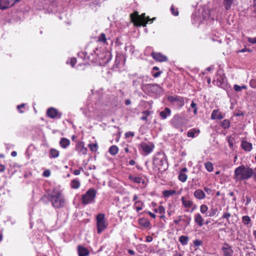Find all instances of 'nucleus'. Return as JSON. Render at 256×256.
Returning <instances> with one entry per match:
<instances>
[{"instance_id":"obj_1","label":"nucleus","mask_w":256,"mask_h":256,"mask_svg":"<svg viewBox=\"0 0 256 256\" xmlns=\"http://www.w3.org/2000/svg\"><path fill=\"white\" fill-rule=\"evenodd\" d=\"M253 173V170L251 168L242 165L235 169L234 178L236 182L247 180L252 176Z\"/></svg>"},{"instance_id":"obj_2","label":"nucleus","mask_w":256,"mask_h":256,"mask_svg":"<svg viewBox=\"0 0 256 256\" xmlns=\"http://www.w3.org/2000/svg\"><path fill=\"white\" fill-rule=\"evenodd\" d=\"M50 200L52 206L56 208L64 206L65 200L62 191L58 188H54L50 194Z\"/></svg>"},{"instance_id":"obj_3","label":"nucleus","mask_w":256,"mask_h":256,"mask_svg":"<svg viewBox=\"0 0 256 256\" xmlns=\"http://www.w3.org/2000/svg\"><path fill=\"white\" fill-rule=\"evenodd\" d=\"M131 20L136 26H145L148 22H152L155 18L150 19L148 16L146 17L145 14L139 15L136 12L130 14Z\"/></svg>"},{"instance_id":"obj_4","label":"nucleus","mask_w":256,"mask_h":256,"mask_svg":"<svg viewBox=\"0 0 256 256\" xmlns=\"http://www.w3.org/2000/svg\"><path fill=\"white\" fill-rule=\"evenodd\" d=\"M153 164L160 171H164L168 167L166 157L163 153H158L156 154L154 158Z\"/></svg>"},{"instance_id":"obj_5","label":"nucleus","mask_w":256,"mask_h":256,"mask_svg":"<svg viewBox=\"0 0 256 256\" xmlns=\"http://www.w3.org/2000/svg\"><path fill=\"white\" fill-rule=\"evenodd\" d=\"M96 191L94 188L89 189L82 195V202L84 204H88L94 202Z\"/></svg>"},{"instance_id":"obj_6","label":"nucleus","mask_w":256,"mask_h":256,"mask_svg":"<svg viewBox=\"0 0 256 256\" xmlns=\"http://www.w3.org/2000/svg\"><path fill=\"white\" fill-rule=\"evenodd\" d=\"M96 226L98 232L101 233L107 227V224L105 220L104 215L102 214H98L96 216Z\"/></svg>"},{"instance_id":"obj_7","label":"nucleus","mask_w":256,"mask_h":256,"mask_svg":"<svg viewBox=\"0 0 256 256\" xmlns=\"http://www.w3.org/2000/svg\"><path fill=\"white\" fill-rule=\"evenodd\" d=\"M190 217L186 214L179 216L174 220V222L176 225H180V222H182L184 228L190 224Z\"/></svg>"},{"instance_id":"obj_8","label":"nucleus","mask_w":256,"mask_h":256,"mask_svg":"<svg viewBox=\"0 0 256 256\" xmlns=\"http://www.w3.org/2000/svg\"><path fill=\"white\" fill-rule=\"evenodd\" d=\"M181 201L182 206L188 209V211L190 209V212H192L196 208V206L194 203L193 201L188 198L182 196L181 198Z\"/></svg>"},{"instance_id":"obj_9","label":"nucleus","mask_w":256,"mask_h":256,"mask_svg":"<svg viewBox=\"0 0 256 256\" xmlns=\"http://www.w3.org/2000/svg\"><path fill=\"white\" fill-rule=\"evenodd\" d=\"M154 146L152 142H142L140 145V150L146 154L150 153L154 148Z\"/></svg>"},{"instance_id":"obj_10","label":"nucleus","mask_w":256,"mask_h":256,"mask_svg":"<svg viewBox=\"0 0 256 256\" xmlns=\"http://www.w3.org/2000/svg\"><path fill=\"white\" fill-rule=\"evenodd\" d=\"M20 0H0V9L5 10L12 6Z\"/></svg>"},{"instance_id":"obj_11","label":"nucleus","mask_w":256,"mask_h":256,"mask_svg":"<svg viewBox=\"0 0 256 256\" xmlns=\"http://www.w3.org/2000/svg\"><path fill=\"white\" fill-rule=\"evenodd\" d=\"M138 195L134 194L133 198V201L134 202V208L137 211L139 212L142 210L144 207V202L140 200H138Z\"/></svg>"},{"instance_id":"obj_12","label":"nucleus","mask_w":256,"mask_h":256,"mask_svg":"<svg viewBox=\"0 0 256 256\" xmlns=\"http://www.w3.org/2000/svg\"><path fill=\"white\" fill-rule=\"evenodd\" d=\"M46 114L48 117L52 118H60L61 116V114L54 108H48L47 110Z\"/></svg>"},{"instance_id":"obj_13","label":"nucleus","mask_w":256,"mask_h":256,"mask_svg":"<svg viewBox=\"0 0 256 256\" xmlns=\"http://www.w3.org/2000/svg\"><path fill=\"white\" fill-rule=\"evenodd\" d=\"M76 150L80 154L86 155L87 153V148L84 147V144L83 142H78L76 143Z\"/></svg>"},{"instance_id":"obj_14","label":"nucleus","mask_w":256,"mask_h":256,"mask_svg":"<svg viewBox=\"0 0 256 256\" xmlns=\"http://www.w3.org/2000/svg\"><path fill=\"white\" fill-rule=\"evenodd\" d=\"M152 56L154 59L158 62H163L168 60L167 57L160 52H154L152 54Z\"/></svg>"},{"instance_id":"obj_15","label":"nucleus","mask_w":256,"mask_h":256,"mask_svg":"<svg viewBox=\"0 0 256 256\" xmlns=\"http://www.w3.org/2000/svg\"><path fill=\"white\" fill-rule=\"evenodd\" d=\"M222 251L224 253V256H232L233 254L232 250L228 244H224L223 246Z\"/></svg>"},{"instance_id":"obj_16","label":"nucleus","mask_w":256,"mask_h":256,"mask_svg":"<svg viewBox=\"0 0 256 256\" xmlns=\"http://www.w3.org/2000/svg\"><path fill=\"white\" fill-rule=\"evenodd\" d=\"M188 172V170L186 168H183L180 172L178 176V180L182 182H185L188 176L186 174V172Z\"/></svg>"},{"instance_id":"obj_17","label":"nucleus","mask_w":256,"mask_h":256,"mask_svg":"<svg viewBox=\"0 0 256 256\" xmlns=\"http://www.w3.org/2000/svg\"><path fill=\"white\" fill-rule=\"evenodd\" d=\"M194 222L200 226H202L204 224V219L199 213L196 214L194 216Z\"/></svg>"},{"instance_id":"obj_18","label":"nucleus","mask_w":256,"mask_h":256,"mask_svg":"<svg viewBox=\"0 0 256 256\" xmlns=\"http://www.w3.org/2000/svg\"><path fill=\"white\" fill-rule=\"evenodd\" d=\"M169 100L170 101L174 102L175 103V104L176 106H178L179 108L182 107V106H184V102L182 98H176L172 97L170 98Z\"/></svg>"},{"instance_id":"obj_19","label":"nucleus","mask_w":256,"mask_h":256,"mask_svg":"<svg viewBox=\"0 0 256 256\" xmlns=\"http://www.w3.org/2000/svg\"><path fill=\"white\" fill-rule=\"evenodd\" d=\"M224 117L222 114L218 110H214L211 114V118L212 120H221Z\"/></svg>"},{"instance_id":"obj_20","label":"nucleus","mask_w":256,"mask_h":256,"mask_svg":"<svg viewBox=\"0 0 256 256\" xmlns=\"http://www.w3.org/2000/svg\"><path fill=\"white\" fill-rule=\"evenodd\" d=\"M241 146L242 149L246 151L250 152L252 149V144L244 140L242 141Z\"/></svg>"},{"instance_id":"obj_21","label":"nucleus","mask_w":256,"mask_h":256,"mask_svg":"<svg viewBox=\"0 0 256 256\" xmlns=\"http://www.w3.org/2000/svg\"><path fill=\"white\" fill-rule=\"evenodd\" d=\"M194 196L198 200L204 199L206 197L204 192L201 190H196L194 194Z\"/></svg>"},{"instance_id":"obj_22","label":"nucleus","mask_w":256,"mask_h":256,"mask_svg":"<svg viewBox=\"0 0 256 256\" xmlns=\"http://www.w3.org/2000/svg\"><path fill=\"white\" fill-rule=\"evenodd\" d=\"M128 178L130 180L136 183L142 184H144V180L140 177L130 175Z\"/></svg>"},{"instance_id":"obj_23","label":"nucleus","mask_w":256,"mask_h":256,"mask_svg":"<svg viewBox=\"0 0 256 256\" xmlns=\"http://www.w3.org/2000/svg\"><path fill=\"white\" fill-rule=\"evenodd\" d=\"M79 256H87L89 254L88 250L85 248L81 246L78 247Z\"/></svg>"},{"instance_id":"obj_24","label":"nucleus","mask_w":256,"mask_h":256,"mask_svg":"<svg viewBox=\"0 0 256 256\" xmlns=\"http://www.w3.org/2000/svg\"><path fill=\"white\" fill-rule=\"evenodd\" d=\"M200 130L198 129H192L188 131L187 134V136L189 138H194L198 135L200 134Z\"/></svg>"},{"instance_id":"obj_25","label":"nucleus","mask_w":256,"mask_h":256,"mask_svg":"<svg viewBox=\"0 0 256 256\" xmlns=\"http://www.w3.org/2000/svg\"><path fill=\"white\" fill-rule=\"evenodd\" d=\"M180 194V192L177 194L176 192L174 190H166L162 192V194L166 198H168L174 194Z\"/></svg>"},{"instance_id":"obj_26","label":"nucleus","mask_w":256,"mask_h":256,"mask_svg":"<svg viewBox=\"0 0 256 256\" xmlns=\"http://www.w3.org/2000/svg\"><path fill=\"white\" fill-rule=\"evenodd\" d=\"M176 212V206L170 203L168 204V208L167 210L168 214L169 216L173 215Z\"/></svg>"},{"instance_id":"obj_27","label":"nucleus","mask_w":256,"mask_h":256,"mask_svg":"<svg viewBox=\"0 0 256 256\" xmlns=\"http://www.w3.org/2000/svg\"><path fill=\"white\" fill-rule=\"evenodd\" d=\"M217 80L220 82V84H218L221 87L224 86L226 84V78L224 76H218Z\"/></svg>"},{"instance_id":"obj_28","label":"nucleus","mask_w":256,"mask_h":256,"mask_svg":"<svg viewBox=\"0 0 256 256\" xmlns=\"http://www.w3.org/2000/svg\"><path fill=\"white\" fill-rule=\"evenodd\" d=\"M60 144V146L64 148H66L70 144V140L66 138H61Z\"/></svg>"},{"instance_id":"obj_29","label":"nucleus","mask_w":256,"mask_h":256,"mask_svg":"<svg viewBox=\"0 0 256 256\" xmlns=\"http://www.w3.org/2000/svg\"><path fill=\"white\" fill-rule=\"evenodd\" d=\"M171 111L170 108H166L164 111L160 112V116L163 118H166L168 116H170Z\"/></svg>"},{"instance_id":"obj_30","label":"nucleus","mask_w":256,"mask_h":256,"mask_svg":"<svg viewBox=\"0 0 256 256\" xmlns=\"http://www.w3.org/2000/svg\"><path fill=\"white\" fill-rule=\"evenodd\" d=\"M58 150L55 148H51L50 151V158H56L59 156Z\"/></svg>"},{"instance_id":"obj_31","label":"nucleus","mask_w":256,"mask_h":256,"mask_svg":"<svg viewBox=\"0 0 256 256\" xmlns=\"http://www.w3.org/2000/svg\"><path fill=\"white\" fill-rule=\"evenodd\" d=\"M118 147L114 145L110 148L108 152L112 155L114 156L118 153Z\"/></svg>"},{"instance_id":"obj_32","label":"nucleus","mask_w":256,"mask_h":256,"mask_svg":"<svg viewBox=\"0 0 256 256\" xmlns=\"http://www.w3.org/2000/svg\"><path fill=\"white\" fill-rule=\"evenodd\" d=\"M189 238L187 236H181L179 238V241L182 245H186L188 244Z\"/></svg>"},{"instance_id":"obj_33","label":"nucleus","mask_w":256,"mask_h":256,"mask_svg":"<svg viewBox=\"0 0 256 256\" xmlns=\"http://www.w3.org/2000/svg\"><path fill=\"white\" fill-rule=\"evenodd\" d=\"M80 186V182L77 179H74L72 180L71 187L73 188H78Z\"/></svg>"},{"instance_id":"obj_34","label":"nucleus","mask_w":256,"mask_h":256,"mask_svg":"<svg viewBox=\"0 0 256 256\" xmlns=\"http://www.w3.org/2000/svg\"><path fill=\"white\" fill-rule=\"evenodd\" d=\"M205 168L209 172H212L214 170L213 164L211 162H208L204 164Z\"/></svg>"},{"instance_id":"obj_35","label":"nucleus","mask_w":256,"mask_h":256,"mask_svg":"<svg viewBox=\"0 0 256 256\" xmlns=\"http://www.w3.org/2000/svg\"><path fill=\"white\" fill-rule=\"evenodd\" d=\"M233 2V0H224V4L226 10H229Z\"/></svg>"},{"instance_id":"obj_36","label":"nucleus","mask_w":256,"mask_h":256,"mask_svg":"<svg viewBox=\"0 0 256 256\" xmlns=\"http://www.w3.org/2000/svg\"><path fill=\"white\" fill-rule=\"evenodd\" d=\"M88 146L90 148L91 151L96 152L98 150V144L96 142L94 144H88Z\"/></svg>"},{"instance_id":"obj_37","label":"nucleus","mask_w":256,"mask_h":256,"mask_svg":"<svg viewBox=\"0 0 256 256\" xmlns=\"http://www.w3.org/2000/svg\"><path fill=\"white\" fill-rule=\"evenodd\" d=\"M208 207L205 204H202L200 206V212L202 214L206 215Z\"/></svg>"},{"instance_id":"obj_38","label":"nucleus","mask_w":256,"mask_h":256,"mask_svg":"<svg viewBox=\"0 0 256 256\" xmlns=\"http://www.w3.org/2000/svg\"><path fill=\"white\" fill-rule=\"evenodd\" d=\"M230 126V122L228 120H224L222 122V126L224 128H228Z\"/></svg>"},{"instance_id":"obj_39","label":"nucleus","mask_w":256,"mask_h":256,"mask_svg":"<svg viewBox=\"0 0 256 256\" xmlns=\"http://www.w3.org/2000/svg\"><path fill=\"white\" fill-rule=\"evenodd\" d=\"M139 223L140 224L145 227H146L149 225V222L148 220L144 218L140 219L139 220Z\"/></svg>"},{"instance_id":"obj_40","label":"nucleus","mask_w":256,"mask_h":256,"mask_svg":"<svg viewBox=\"0 0 256 256\" xmlns=\"http://www.w3.org/2000/svg\"><path fill=\"white\" fill-rule=\"evenodd\" d=\"M242 221L244 224H248L250 221V218L248 216H242Z\"/></svg>"},{"instance_id":"obj_41","label":"nucleus","mask_w":256,"mask_h":256,"mask_svg":"<svg viewBox=\"0 0 256 256\" xmlns=\"http://www.w3.org/2000/svg\"><path fill=\"white\" fill-rule=\"evenodd\" d=\"M218 210L216 208H211L208 216L212 217L216 214Z\"/></svg>"},{"instance_id":"obj_42","label":"nucleus","mask_w":256,"mask_h":256,"mask_svg":"<svg viewBox=\"0 0 256 256\" xmlns=\"http://www.w3.org/2000/svg\"><path fill=\"white\" fill-rule=\"evenodd\" d=\"M98 40L104 42H106V35L104 34H102L98 37Z\"/></svg>"},{"instance_id":"obj_43","label":"nucleus","mask_w":256,"mask_h":256,"mask_svg":"<svg viewBox=\"0 0 256 256\" xmlns=\"http://www.w3.org/2000/svg\"><path fill=\"white\" fill-rule=\"evenodd\" d=\"M69 62H70V64H71V66H74L75 64H76V58H71L70 60H68L67 61V63L68 64Z\"/></svg>"},{"instance_id":"obj_44","label":"nucleus","mask_w":256,"mask_h":256,"mask_svg":"<svg viewBox=\"0 0 256 256\" xmlns=\"http://www.w3.org/2000/svg\"><path fill=\"white\" fill-rule=\"evenodd\" d=\"M158 213H160V214H165V208L162 206H158Z\"/></svg>"},{"instance_id":"obj_45","label":"nucleus","mask_w":256,"mask_h":256,"mask_svg":"<svg viewBox=\"0 0 256 256\" xmlns=\"http://www.w3.org/2000/svg\"><path fill=\"white\" fill-rule=\"evenodd\" d=\"M190 106L194 108V114H197V108H196V104H195L194 102H192Z\"/></svg>"},{"instance_id":"obj_46","label":"nucleus","mask_w":256,"mask_h":256,"mask_svg":"<svg viewBox=\"0 0 256 256\" xmlns=\"http://www.w3.org/2000/svg\"><path fill=\"white\" fill-rule=\"evenodd\" d=\"M170 10H171V11H172V14L175 16H178V10H174V8L173 6H171V8H170Z\"/></svg>"},{"instance_id":"obj_47","label":"nucleus","mask_w":256,"mask_h":256,"mask_svg":"<svg viewBox=\"0 0 256 256\" xmlns=\"http://www.w3.org/2000/svg\"><path fill=\"white\" fill-rule=\"evenodd\" d=\"M246 39L248 42L252 44H256V37L254 38L248 37Z\"/></svg>"},{"instance_id":"obj_48","label":"nucleus","mask_w":256,"mask_h":256,"mask_svg":"<svg viewBox=\"0 0 256 256\" xmlns=\"http://www.w3.org/2000/svg\"><path fill=\"white\" fill-rule=\"evenodd\" d=\"M134 132H128L125 134V136L126 138H128L130 137H133L134 136Z\"/></svg>"},{"instance_id":"obj_49","label":"nucleus","mask_w":256,"mask_h":256,"mask_svg":"<svg viewBox=\"0 0 256 256\" xmlns=\"http://www.w3.org/2000/svg\"><path fill=\"white\" fill-rule=\"evenodd\" d=\"M194 246H198L202 244V242L200 240H196L194 241Z\"/></svg>"},{"instance_id":"obj_50","label":"nucleus","mask_w":256,"mask_h":256,"mask_svg":"<svg viewBox=\"0 0 256 256\" xmlns=\"http://www.w3.org/2000/svg\"><path fill=\"white\" fill-rule=\"evenodd\" d=\"M50 170H46L44 173H43V176L45 177H48L50 176Z\"/></svg>"},{"instance_id":"obj_51","label":"nucleus","mask_w":256,"mask_h":256,"mask_svg":"<svg viewBox=\"0 0 256 256\" xmlns=\"http://www.w3.org/2000/svg\"><path fill=\"white\" fill-rule=\"evenodd\" d=\"M234 88L236 92H240L242 90L241 86H240L238 84H234Z\"/></svg>"},{"instance_id":"obj_52","label":"nucleus","mask_w":256,"mask_h":256,"mask_svg":"<svg viewBox=\"0 0 256 256\" xmlns=\"http://www.w3.org/2000/svg\"><path fill=\"white\" fill-rule=\"evenodd\" d=\"M250 85L253 88H256V80H252L250 82Z\"/></svg>"},{"instance_id":"obj_53","label":"nucleus","mask_w":256,"mask_h":256,"mask_svg":"<svg viewBox=\"0 0 256 256\" xmlns=\"http://www.w3.org/2000/svg\"><path fill=\"white\" fill-rule=\"evenodd\" d=\"M230 213H228V212H226L224 213L223 216H222V218H226V220H228L229 218H230Z\"/></svg>"},{"instance_id":"obj_54","label":"nucleus","mask_w":256,"mask_h":256,"mask_svg":"<svg viewBox=\"0 0 256 256\" xmlns=\"http://www.w3.org/2000/svg\"><path fill=\"white\" fill-rule=\"evenodd\" d=\"M204 191L208 194H210L212 192V190L208 188L204 187Z\"/></svg>"},{"instance_id":"obj_55","label":"nucleus","mask_w":256,"mask_h":256,"mask_svg":"<svg viewBox=\"0 0 256 256\" xmlns=\"http://www.w3.org/2000/svg\"><path fill=\"white\" fill-rule=\"evenodd\" d=\"M153 238L150 236H147L146 238V241L147 242H151Z\"/></svg>"},{"instance_id":"obj_56","label":"nucleus","mask_w":256,"mask_h":256,"mask_svg":"<svg viewBox=\"0 0 256 256\" xmlns=\"http://www.w3.org/2000/svg\"><path fill=\"white\" fill-rule=\"evenodd\" d=\"M4 170L5 166L2 164H0V172H4Z\"/></svg>"},{"instance_id":"obj_57","label":"nucleus","mask_w":256,"mask_h":256,"mask_svg":"<svg viewBox=\"0 0 256 256\" xmlns=\"http://www.w3.org/2000/svg\"><path fill=\"white\" fill-rule=\"evenodd\" d=\"M161 74V72H156V73L153 74V76L154 77V78H158V77Z\"/></svg>"},{"instance_id":"obj_58","label":"nucleus","mask_w":256,"mask_h":256,"mask_svg":"<svg viewBox=\"0 0 256 256\" xmlns=\"http://www.w3.org/2000/svg\"><path fill=\"white\" fill-rule=\"evenodd\" d=\"M228 142L230 148H232L233 146V143L230 138H228Z\"/></svg>"},{"instance_id":"obj_59","label":"nucleus","mask_w":256,"mask_h":256,"mask_svg":"<svg viewBox=\"0 0 256 256\" xmlns=\"http://www.w3.org/2000/svg\"><path fill=\"white\" fill-rule=\"evenodd\" d=\"M74 174L77 176L80 174V170H75L74 172Z\"/></svg>"},{"instance_id":"obj_60","label":"nucleus","mask_w":256,"mask_h":256,"mask_svg":"<svg viewBox=\"0 0 256 256\" xmlns=\"http://www.w3.org/2000/svg\"><path fill=\"white\" fill-rule=\"evenodd\" d=\"M148 214H150V216H152V218H155L156 217V216L155 214L149 212Z\"/></svg>"},{"instance_id":"obj_61","label":"nucleus","mask_w":256,"mask_h":256,"mask_svg":"<svg viewBox=\"0 0 256 256\" xmlns=\"http://www.w3.org/2000/svg\"><path fill=\"white\" fill-rule=\"evenodd\" d=\"M143 114H144V116H148L150 114V112L148 110H146L143 112Z\"/></svg>"},{"instance_id":"obj_62","label":"nucleus","mask_w":256,"mask_h":256,"mask_svg":"<svg viewBox=\"0 0 256 256\" xmlns=\"http://www.w3.org/2000/svg\"><path fill=\"white\" fill-rule=\"evenodd\" d=\"M128 252L131 255H134L135 254V252L133 250H128Z\"/></svg>"},{"instance_id":"obj_63","label":"nucleus","mask_w":256,"mask_h":256,"mask_svg":"<svg viewBox=\"0 0 256 256\" xmlns=\"http://www.w3.org/2000/svg\"><path fill=\"white\" fill-rule=\"evenodd\" d=\"M24 106V104H22L18 106V109L20 111V108Z\"/></svg>"},{"instance_id":"obj_64","label":"nucleus","mask_w":256,"mask_h":256,"mask_svg":"<svg viewBox=\"0 0 256 256\" xmlns=\"http://www.w3.org/2000/svg\"><path fill=\"white\" fill-rule=\"evenodd\" d=\"M254 10L256 12V0H254Z\"/></svg>"}]
</instances>
